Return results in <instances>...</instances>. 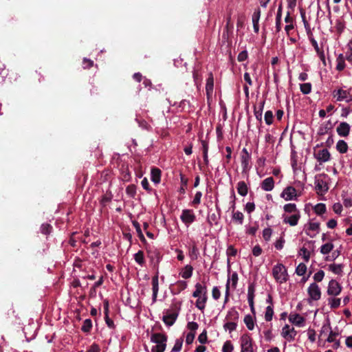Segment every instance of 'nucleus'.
Returning a JSON list of instances; mask_svg holds the SVG:
<instances>
[{"mask_svg": "<svg viewBox=\"0 0 352 352\" xmlns=\"http://www.w3.org/2000/svg\"><path fill=\"white\" fill-rule=\"evenodd\" d=\"M195 288L192 296L197 298L195 306L199 310L204 312L208 300L207 287L205 285L197 283L195 284Z\"/></svg>", "mask_w": 352, "mask_h": 352, "instance_id": "1", "label": "nucleus"}, {"mask_svg": "<svg viewBox=\"0 0 352 352\" xmlns=\"http://www.w3.org/2000/svg\"><path fill=\"white\" fill-rule=\"evenodd\" d=\"M167 336L161 333H153L151 335V342L154 345L151 352H164L166 349Z\"/></svg>", "mask_w": 352, "mask_h": 352, "instance_id": "2", "label": "nucleus"}, {"mask_svg": "<svg viewBox=\"0 0 352 352\" xmlns=\"http://www.w3.org/2000/svg\"><path fill=\"white\" fill-rule=\"evenodd\" d=\"M272 275L276 281L280 284L284 283L288 280L287 269L282 263H278L273 267Z\"/></svg>", "mask_w": 352, "mask_h": 352, "instance_id": "3", "label": "nucleus"}, {"mask_svg": "<svg viewBox=\"0 0 352 352\" xmlns=\"http://www.w3.org/2000/svg\"><path fill=\"white\" fill-rule=\"evenodd\" d=\"M332 95L337 101H344L346 102H352V87L346 89L340 88L334 90L332 93Z\"/></svg>", "mask_w": 352, "mask_h": 352, "instance_id": "4", "label": "nucleus"}, {"mask_svg": "<svg viewBox=\"0 0 352 352\" xmlns=\"http://www.w3.org/2000/svg\"><path fill=\"white\" fill-rule=\"evenodd\" d=\"M226 318L232 321L226 322L223 328L225 331H228L230 333L234 331L237 327L236 321L239 319V313L234 309H231L228 311Z\"/></svg>", "mask_w": 352, "mask_h": 352, "instance_id": "5", "label": "nucleus"}, {"mask_svg": "<svg viewBox=\"0 0 352 352\" xmlns=\"http://www.w3.org/2000/svg\"><path fill=\"white\" fill-rule=\"evenodd\" d=\"M328 176L325 174H319L315 177V186L318 193L322 194L328 190Z\"/></svg>", "mask_w": 352, "mask_h": 352, "instance_id": "6", "label": "nucleus"}, {"mask_svg": "<svg viewBox=\"0 0 352 352\" xmlns=\"http://www.w3.org/2000/svg\"><path fill=\"white\" fill-rule=\"evenodd\" d=\"M303 230L307 236L314 238L320 232V223L314 220H310L304 226Z\"/></svg>", "mask_w": 352, "mask_h": 352, "instance_id": "7", "label": "nucleus"}, {"mask_svg": "<svg viewBox=\"0 0 352 352\" xmlns=\"http://www.w3.org/2000/svg\"><path fill=\"white\" fill-rule=\"evenodd\" d=\"M342 290L341 284L336 279H331L327 285V294L329 296H338Z\"/></svg>", "mask_w": 352, "mask_h": 352, "instance_id": "8", "label": "nucleus"}, {"mask_svg": "<svg viewBox=\"0 0 352 352\" xmlns=\"http://www.w3.org/2000/svg\"><path fill=\"white\" fill-rule=\"evenodd\" d=\"M241 352H254L253 340L250 335L243 334L240 338Z\"/></svg>", "mask_w": 352, "mask_h": 352, "instance_id": "9", "label": "nucleus"}, {"mask_svg": "<svg viewBox=\"0 0 352 352\" xmlns=\"http://www.w3.org/2000/svg\"><path fill=\"white\" fill-rule=\"evenodd\" d=\"M296 335L297 331L293 327L289 324L284 325L280 331V336L288 342H293Z\"/></svg>", "mask_w": 352, "mask_h": 352, "instance_id": "10", "label": "nucleus"}, {"mask_svg": "<svg viewBox=\"0 0 352 352\" xmlns=\"http://www.w3.org/2000/svg\"><path fill=\"white\" fill-rule=\"evenodd\" d=\"M238 274L236 272H233L232 274L228 276L226 285V296L225 301L226 302L228 300V296L230 294V289H234L236 287L238 283Z\"/></svg>", "mask_w": 352, "mask_h": 352, "instance_id": "11", "label": "nucleus"}, {"mask_svg": "<svg viewBox=\"0 0 352 352\" xmlns=\"http://www.w3.org/2000/svg\"><path fill=\"white\" fill-rule=\"evenodd\" d=\"M298 197L299 195L296 188L291 186L285 188L280 194V197L286 201L297 200Z\"/></svg>", "mask_w": 352, "mask_h": 352, "instance_id": "12", "label": "nucleus"}, {"mask_svg": "<svg viewBox=\"0 0 352 352\" xmlns=\"http://www.w3.org/2000/svg\"><path fill=\"white\" fill-rule=\"evenodd\" d=\"M288 320L291 324L297 327H304L306 325L305 318L296 312L289 314Z\"/></svg>", "mask_w": 352, "mask_h": 352, "instance_id": "13", "label": "nucleus"}, {"mask_svg": "<svg viewBox=\"0 0 352 352\" xmlns=\"http://www.w3.org/2000/svg\"><path fill=\"white\" fill-rule=\"evenodd\" d=\"M307 294L310 300L317 301L321 298L320 287L317 283H312L307 288Z\"/></svg>", "mask_w": 352, "mask_h": 352, "instance_id": "14", "label": "nucleus"}, {"mask_svg": "<svg viewBox=\"0 0 352 352\" xmlns=\"http://www.w3.org/2000/svg\"><path fill=\"white\" fill-rule=\"evenodd\" d=\"M180 219L182 221L186 226L188 227L191 223H192L195 221L196 216L193 210L189 209H184L182 212Z\"/></svg>", "mask_w": 352, "mask_h": 352, "instance_id": "15", "label": "nucleus"}, {"mask_svg": "<svg viewBox=\"0 0 352 352\" xmlns=\"http://www.w3.org/2000/svg\"><path fill=\"white\" fill-rule=\"evenodd\" d=\"M300 219V212H296L295 214H291V215L287 214H282L283 222L285 224H289L290 226L298 225Z\"/></svg>", "mask_w": 352, "mask_h": 352, "instance_id": "16", "label": "nucleus"}, {"mask_svg": "<svg viewBox=\"0 0 352 352\" xmlns=\"http://www.w3.org/2000/svg\"><path fill=\"white\" fill-rule=\"evenodd\" d=\"M344 265L342 263H331L327 265V270L335 275L342 276Z\"/></svg>", "mask_w": 352, "mask_h": 352, "instance_id": "17", "label": "nucleus"}, {"mask_svg": "<svg viewBox=\"0 0 352 352\" xmlns=\"http://www.w3.org/2000/svg\"><path fill=\"white\" fill-rule=\"evenodd\" d=\"M177 316L178 313L167 311L163 316V321L167 326L170 327L175 323Z\"/></svg>", "mask_w": 352, "mask_h": 352, "instance_id": "18", "label": "nucleus"}, {"mask_svg": "<svg viewBox=\"0 0 352 352\" xmlns=\"http://www.w3.org/2000/svg\"><path fill=\"white\" fill-rule=\"evenodd\" d=\"M250 155L248 152L246 148H243L241 155V162L243 171H247L250 169Z\"/></svg>", "mask_w": 352, "mask_h": 352, "instance_id": "19", "label": "nucleus"}, {"mask_svg": "<svg viewBox=\"0 0 352 352\" xmlns=\"http://www.w3.org/2000/svg\"><path fill=\"white\" fill-rule=\"evenodd\" d=\"M315 158L320 163L329 162L331 158L330 153L327 149H322L318 151L314 155Z\"/></svg>", "mask_w": 352, "mask_h": 352, "instance_id": "20", "label": "nucleus"}, {"mask_svg": "<svg viewBox=\"0 0 352 352\" xmlns=\"http://www.w3.org/2000/svg\"><path fill=\"white\" fill-rule=\"evenodd\" d=\"M350 129V125L345 122H342L337 126L336 131L340 137H346L349 134Z\"/></svg>", "mask_w": 352, "mask_h": 352, "instance_id": "21", "label": "nucleus"}, {"mask_svg": "<svg viewBox=\"0 0 352 352\" xmlns=\"http://www.w3.org/2000/svg\"><path fill=\"white\" fill-rule=\"evenodd\" d=\"M261 187L265 191H272L274 188V179L272 177H267L262 182Z\"/></svg>", "mask_w": 352, "mask_h": 352, "instance_id": "22", "label": "nucleus"}, {"mask_svg": "<svg viewBox=\"0 0 352 352\" xmlns=\"http://www.w3.org/2000/svg\"><path fill=\"white\" fill-rule=\"evenodd\" d=\"M152 290H153L152 300H153V302H155L156 301L158 291H159V280H158L157 274L154 276L152 278Z\"/></svg>", "mask_w": 352, "mask_h": 352, "instance_id": "23", "label": "nucleus"}, {"mask_svg": "<svg viewBox=\"0 0 352 352\" xmlns=\"http://www.w3.org/2000/svg\"><path fill=\"white\" fill-rule=\"evenodd\" d=\"M328 332L329 331V336L327 338V341L328 342H334L336 339V337H337V334L334 332H333L331 329V327H330V325L329 324H324L322 327V330H321V335L324 333V332Z\"/></svg>", "mask_w": 352, "mask_h": 352, "instance_id": "24", "label": "nucleus"}, {"mask_svg": "<svg viewBox=\"0 0 352 352\" xmlns=\"http://www.w3.org/2000/svg\"><path fill=\"white\" fill-rule=\"evenodd\" d=\"M192 272L193 267L190 265H186L181 269L179 275L184 279H188L192 276Z\"/></svg>", "mask_w": 352, "mask_h": 352, "instance_id": "25", "label": "nucleus"}, {"mask_svg": "<svg viewBox=\"0 0 352 352\" xmlns=\"http://www.w3.org/2000/svg\"><path fill=\"white\" fill-rule=\"evenodd\" d=\"M254 288L252 285H250L248 289V304L250 307L251 311L252 313L254 312Z\"/></svg>", "mask_w": 352, "mask_h": 352, "instance_id": "26", "label": "nucleus"}, {"mask_svg": "<svg viewBox=\"0 0 352 352\" xmlns=\"http://www.w3.org/2000/svg\"><path fill=\"white\" fill-rule=\"evenodd\" d=\"M260 16H261V11L259 10H255L252 16L253 28H254V31L256 33H258L259 31L258 23H259Z\"/></svg>", "mask_w": 352, "mask_h": 352, "instance_id": "27", "label": "nucleus"}, {"mask_svg": "<svg viewBox=\"0 0 352 352\" xmlns=\"http://www.w3.org/2000/svg\"><path fill=\"white\" fill-rule=\"evenodd\" d=\"M151 181L158 184L161 181V170L157 168H153L151 172Z\"/></svg>", "mask_w": 352, "mask_h": 352, "instance_id": "28", "label": "nucleus"}, {"mask_svg": "<svg viewBox=\"0 0 352 352\" xmlns=\"http://www.w3.org/2000/svg\"><path fill=\"white\" fill-rule=\"evenodd\" d=\"M148 257L150 258L151 262L152 265L156 266L160 261L161 256L159 252L155 251H149L148 252Z\"/></svg>", "mask_w": 352, "mask_h": 352, "instance_id": "29", "label": "nucleus"}, {"mask_svg": "<svg viewBox=\"0 0 352 352\" xmlns=\"http://www.w3.org/2000/svg\"><path fill=\"white\" fill-rule=\"evenodd\" d=\"M346 67L345 64V57L342 54H340L338 55L336 58V69L339 72H341Z\"/></svg>", "mask_w": 352, "mask_h": 352, "instance_id": "30", "label": "nucleus"}, {"mask_svg": "<svg viewBox=\"0 0 352 352\" xmlns=\"http://www.w3.org/2000/svg\"><path fill=\"white\" fill-rule=\"evenodd\" d=\"M283 214H295L296 212H300L298 210L296 205L293 203L287 204L283 206Z\"/></svg>", "mask_w": 352, "mask_h": 352, "instance_id": "31", "label": "nucleus"}, {"mask_svg": "<svg viewBox=\"0 0 352 352\" xmlns=\"http://www.w3.org/2000/svg\"><path fill=\"white\" fill-rule=\"evenodd\" d=\"M237 192L238 193L242 196L245 197L248 193V187L245 182L241 181L237 184Z\"/></svg>", "mask_w": 352, "mask_h": 352, "instance_id": "32", "label": "nucleus"}, {"mask_svg": "<svg viewBox=\"0 0 352 352\" xmlns=\"http://www.w3.org/2000/svg\"><path fill=\"white\" fill-rule=\"evenodd\" d=\"M327 302L331 309H336L340 306L341 299L336 298V296H329Z\"/></svg>", "mask_w": 352, "mask_h": 352, "instance_id": "33", "label": "nucleus"}, {"mask_svg": "<svg viewBox=\"0 0 352 352\" xmlns=\"http://www.w3.org/2000/svg\"><path fill=\"white\" fill-rule=\"evenodd\" d=\"M214 87V78L212 75L210 74L209 77L207 79L206 85V91L208 96H210L212 94Z\"/></svg>", "mask_w": 352, "mask_h": 352, "instance_id": "34", "label": "nucleus"}, {"mask_svg": "<svg viewBox=\"0 0 352 352\" xmlns=\"http://www.w3.org/2000/svg\"><path fill=\"white\" fill-rule=\"evenodd\" d=\"M334 248L332 242H327L323 244L320 248V252L323 255H327L330 253Z\"/></svg>", "mask_w": 352, "mask_h": 352, "instance_id": "35", "label": "nucleus"}, {"mask_svg": "<svg viewBox=\"0 0 352 352\" xmlns=\"http://www.w3.org/2000/svg\"><path fill=\"white\" fill-rule=\"evenodd\" d=\"M232 219L234 222L241 225L243 223L244 216L243 214L240 211L232 210Z\"/></svg>", "mask_w": 352, "mask_h": 352, "instance_id": "36", "label": "nucleus"}, {"mask_svg": "<svg viewBox=\"0 0 352 352\" xmlns=\"http://www.w3.org/2000/svg\"><path fill=\"white\" fill-rule=\"evenodd\" d=\"M247 328L250 331H252L254 329L255 322L254 319L251 315H246L243 320Z\"/></svg>", "mask_w": 352, "mask_h": 352, "instance_id": "37", "label": "nucleus"}, {"mask_svg": "<svg viewBox=\"0 0 352 352\" xmlns=\"http://www.w3.org/2000/svg\"><path fill=\"white\" fill-rule=\"evenodd\" d=\"M336 149L340 153H345L348 151V145L344 140H340L336 144Z\"/></svg>", "mask_w": 352, "mask_h": 352, "instance_id": "38", "label": "nucleus"}, {"mask_svg": "<svg viewBox=\"0 0 352 352\" xmlns=\"http://www.w3.org/2000/svg\"><path fill=\"white\" fill-rule=\"evenodd\" d=\"M298 255L301 256L305 262H308L310 258L311 253L306 248L302 247L298 252Z\"/></svg>", "mask_w": 352, "mask_h": 352, "instance_id": "39", "label": "nucleus"}, {"mask_svg": "<svg viewBox=\"0 0 352 352\" xmlns=\"http://www.w3.org/2000/svg\"><path fill=\"white\" fill-rule=\"evenodd\" d=\"M274 316V307L267 305L265 311V320L270 322L272 320Z\"/></svg>", "mask_w": 352, "mask_h": 352, "instance_id": "40", "label": "nucleus"}, {"mask_svg": "<svg viewBox=\"0 0 352 352\" xmlns=\"http://www.w3.org/2000/svg\"><path fill=\"white\" fill-rule=\"evenodd\" d=\"M307 271V267L305 263H299L295 270V272L298 276H304Z\"/></svg>", "mask_w": 352, "mask_h": 352, "instance_id": "41", "label": "nucleus"}, {"mask_svg": "<svg viewBox=\"0 0 352 352\" xmlns=\"http://www.w3.org/2000/svg\"><path fill=\"white\" fill-rule=\"evenodd\" d=\"M324 276H325L324 272L322 270H319L313 276V279L314 280V283H317L322 282L324 278Z\"/></svg>", "mask_w": 352, "mask_h": 352, "instance_id": "42", "label": "nucleus"}, {"mask_svg": "<svg viewBox=\"0 0 352 352\" xmlns=\"http://www.w3.org/2000/svg\"><path fill=\"white\" fill-rule=\"evenodd\" d=\"M314 210L316 214L321 215L326 212V206L322 203L318 204L314 207Z\"/></svg>", "mask_w": 352, "mask_h": 352, "instance_id": "43", "label": "nucleus"}, {"mask_svg": "<svg viewBox=\"0 0 352 352\" xmlns=\"http://www.w3.org/2000/svg\"><path fill=\"white\" fill-rule=\"evenodd\" d=\"M134 259L137 263L142 266L144 263V256L142 251L140 250L134 254Z\"/></svg>", "mask_w": 352, "mask_h": 352, "instance_id": "44", "label": "nucleus"}, {"mask_svg": "<svg viewBox=\"0 0 352 352\" xmlns=\"http://www.w3.org/2000/svg\"><path fill=\"white\" fill-rule=\"evenodd\" d=\"M175 286L177 293H179L187 287L188 284L185 280H178L175 283Z\"/></svg>", "mask_w": 352, "mask_h": 352, "instance_id": "45", "label": "nucleus"}, {"mask_svg": "<svg viewBox=\"0 0 352 352\" xmlns=\"http://www.w3.org/2000/svg\"><path fill=\"white\" fill-rule=\"evenodd\" d=\"M300 89L303 94H308L311 91V85L309 82L300 84Z\"/></svg>", "mask_w": 352, "mask_h": 352, "instance_id": "46", "label": "nucleus"}, {"mask_svg": "<svg viewBox=\"0 0 352 352\" xmlns=\"http://www.w3.org/2000/svg\"><path fill=\"white\" fill-rule=\"evenodd\" d=\"M234 350V346L230 341H226L224 342L222 347V352H232Z\"/></svg>", "mask_w": 352, "mask_h": 352, "instance_id": "47", "label": "nucleus"}, {"mask_svg": "<svg viewBox=\"0 0 352 352\" xmlns=\"http://www.w3.org/2000/svg\"><path fill=\"white\" fill-rule=\"evenodd\" d=\"M273 113L272 111H267L265 113V121L267 125H270L273 122Z\"/></svg>", "mask_w": 352, "mask_h": 352, "instance_id": "48", "label": "nucleus"}, {"mask_svg": "<svg viewBox=\"0 0 352 352\" xmlns=\"http://www.w3.org/2000/svg\"><path fill=\"white\" fill-rule=\"evenodd\" d=\"M183 341L181 339L175 340V344L171 350L172 352H179L182 347Z\"/></svg>", "mask_w": 352, "mask_h": 352, "instance_id": "49", "label": "nucleus"}, {"mask_svg": "<svg viewBox=\"0 0 352 352\" xmlns=\"http://www.w3.org/2000/svg\"><path fill=\"white\" fill-rule=\"evenodd\" d=\"M263 106H264V102L261 103V107H260L259 109H254V116H255L256 118L259 121L262 120Z\"/></svg>", "mask_w": 352, "mask_h": 352, "instance_id": "50", "label": "nucleus"}, {"mask_svg": "<svg viewBox=\"0 0 352 352\" xmlns=\"http://www.w3.org/2000/svg\"><path fill=\"white\" fill-rule=\"evenodd\" d=\"M91 327H92V323H91V320L87 319L83 322V324L82 326V330L84 332H88L90 331Z\"/></svg>", "mask_w": 352, "mask_h": 352, "instance_id": "51", "label": "nucleus"}, {"mask_svg": "<svg viewBox=\"0 0 352 352\" xmlns=\"http://www.w3.org/2000/svg\"><path fill=\"white\" fill-rule=\"evenodd\" d=\"M201 197L202 193L200 191L197 192L192 201V205L195 206L199 205L201 202Z\"/></svg>", "mask_w": 352, "mask_h": 352, "instance_id": "52", "label": "nucleus"}, {"mask_svg": "<svg viewBox=\"0 0 352 352\" xmlns=\"http://www.w3.org/2000/svg\"><path fill=\"white\" fill-rule=\"evenodd\" d=\"M198 340L201 344H206L208 342V336L206 330H204L198 336Z\"/></svg>", "mask_w": 352, "mask_h": 352, "instance_id": "53", "label": "nucleus"}, {"mask_svg": "<svg viewBox=\"0 0 352 352\" xmlns=\"http://www.w3.org/2000/svg\"><path fill=\"white\" fill-rule=\"evenodd\" d=\"M272 230L271 228H265L263 231V237L267 241H270V239L272 236Z\"/></svg>", "mask_w": 352, "mask_h": 352, "instance_id": "54", "label": "nucleus"}, {"mask_svg": "<svg viewBox=\"0 0 352 352\" xmlns=\"http://www.w3.org/2000/svg\"><path fill=\"white\" fill-rule=\"evenodd\" d=\"M198 324L196 322H189L187 324L188 329L190 331V333H196V331L198 329Z\"/></svg>", "mask_w": 352, "mask_h": 352, "instance_id": "55", "label": "nucleus"}, {"mask_svg": "<svg viewBox=\"0 0 352 352\" xmlns=\"http://www.w3.org/2000/svg\"><path fill=\"white\" fill-rule=\"evenodd\" d=\"M202 146H203V150H204V162L206 164H208V144L204 141H203L202 142Z\"/></svg>", "mask_w": 352, "mask_h": 352, "instance_id": "56", "label": "nucleus"}, {"mask_svg": "<svg viewBox=\"0 0 352 352\" xmlns=\"http://www.w3.org/2000/svg\"><path fill=\"white\" fill-rule=\"evenodd\" d=\"M285 244V239L283 237H280L274 243V246L277 250H282Z\"/></svg>", "mask_w": 352, "mask_h": 352, "instance_id": "57", "label": "nucleus"}, {"mask_svg": "<svg viewBox=\"0 0 352 352\" xmlns=\"http://www.w3.org/2000/svg\"><path fill=\"white\" fill-rule=\"evenodd\" d=\"M263 335L265 337V339L267 341H270L274 338V335L272 333V331L271 329H267L263 331Z\"/></svg>", "mask_w": 352, "mask_h": 352, "instance_id": "58", "label": "nucleus"}, {"mask_svg": "<svg viewBox=\"0 0 352 352\" xmlns=\"http://www.w3.org/2000/svg\"><path fill=\"white\" fill-rule=\"evenodd\" d=\"M212 296L214 300H218L221 296V292L218 287L215 286L212 288Z\"/></svg>", "mask_w": 352, "mask_h": 352, "instance_id": "59", "label": "nucleus"}, {"mask_svg": "<svg viewBox=\"0 0 352 352\" xmlns=\"http://www.w3.org/2000/svg\"><path fill=\"white\" fill-rule=\"evenodd\" d=\"M333 210L336 214H341L342 211V205L340 203H335L333 206Z\"/></svg>", "mask_w": 352, "mask_h": 352, "instance_id": "60", "label": "nucleus"}, {"mask_svg": "<svg viewBox=\"0 0 352 352\" xmlns=\"http://www.w3.org/2000/svg\"><path fill=\"white\" fill-rule=\"evenodd\" d=\"M307 336L308 339L311 342H314L316 340V332L314 329H309L307 330Z\"/></svg>", "mask_w": 352, "mask_h": 352, "instance_id": "61", "label": "nucleus"}, {"mask_svg": "<svg viewBox=\"0 0 352 352\" xmlns=\"http://www.w3.org/2000/svg\"><path fill=\"white\" fill-rule=\"evenodd\" d=\"M255 209V205L253 202H248L245 206V210L248 213H251Z\"/></svg>", "mask_w": 352, "mask_h": 352, "instance_id": "62", "label": "nucleus"}, {"mask_svg": "<svg viewBox=\"0 0 352 352\" xmlns=\"http://www.w3.org/2000/svg\"><path fill=\"white\" fill-rule=\"evenodd\" d=\"M263 252V250H262V248L260 247V245H255L253 248H252V254L254 256H260Z\"/></svg>", "mask_w": 352, "mask_h": 352, "instance_id": "63", "label": "nucleus"}, {"mask_svg": "<svg viewBox=\"0 0 352 352\" xmlns=\"http://www.w3.org/2000/svg\"><path fill=\"white\" fill-rule=\"evenodd\" d=\"M248 55L247 51L243 50L239 54L237 59L239 62H242L248 58Z\"/></svg>", "mask_w": 352, "mask_h": 352, "instance_id": "64", "label": "nucleus"}]
</instances>
